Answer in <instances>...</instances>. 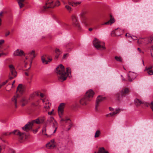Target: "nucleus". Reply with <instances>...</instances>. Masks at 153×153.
Returning a JSON list of instances; mask_svg holds the SVG:
<instances>
[{"label": "nucleus", "instance_id": "nucleus-1", "mask_svg": "<svg viewBox=\"0 0 153 153\" xmlns=\"http://www.w3.org/2000/svg\"><path fill=\"white\" fill-rule=\"evenodd\" d=\"M56 72L59 75V79L62 81H63L66 79L69 74L71 73V69L69 68H67L66 71L65 72L64 66L60 64L56 68Z\"/></svg>", "mask_w": 153, "mask_h": 153}, {"label": "nucleus", "instance_id": "nucleus-2", "mask_svg": "<svg viewBox=\"0 0 153 153\" xmlns=\"http://www.w3.org/2000/svg\"><path fill=\"white\" fill-rule=\"evenodd\" d=\"M11 134H13L18 135L19 137V138L20 140H23L26 138V136L24 133H21L18 130H16L13 131V132H4L3 133L0 137L1 139H2L4 137V136L10 135Z\"/></svg>", "mask_w": 153, "mask_h": 153}, {"label": "nucleus", "instance_id": "nucleus-3", "mask_svg": "<svg viewBox=\"0 0 153 153\" xmlns=\"http://www.w3.org/2000/svg\"><path fill=\"white\" fill-rule=\"evenodd\" d=\"M129 92V90L128 88H124L120 92L121 95L120 93H117L116 94L115 97L118 100L120 101L122 99L123 97H125Z\"/></svg>", "mask_w": 153, "mask_h": 153}, {"label": "nucleus", "instance_id": "nucleus-4", "mask_svg": "<svg viewBox=\"0 0 153 153\" xmlns=\"http://www.w3.org/2000/svg\"><path fill=\"white\" fill-rule=\"evenodd\" d=\"M93 44L94 47L98 50H103L105 49L104 43L100 42L96 38L94 39L93 41Z\"/></svg>", "mask_w": 153, "mask_h": 153}, {"label": "nucleus", "instance_id": "nucleus-5", "mask_svg": "<svg viewBox=\"0 0 153 153\" xmlns=\"http://www.w3.org/2000/svg\"><path fill=\"white\" fill-rule=\"evenodd\" d=\"M71 18L72 21V24L73 26L76 28L77 30H80L81 27L78 21L77 16L75 14H73L71 16Z\"/></svg>", "mask_w": 153, "mask_h": 153}, {"label": "nucleus", "instance_id": "nucleus-6", "mask_svg": "<svg viewBox=\"0 0 153 153\" xmlns=\"http://www.w3.org/2000/svg\"><path fill=\"white\" fill-rule=\"evenodd\" d=\"M153 40V36H151L147 38H140L137 41L138 44L146 45L151 43Z\"/></svg>", "mask_w": 153, "mask_h": 153}, {"label": "nucleus", "instance_id": "nucleus-7", "mask_svg": "<svg viewBox=\"0 0 153 153\" xmlns=\"http://www.w3.org/2000/svg\"><path fill=\"white\" fill-rule=\"evenodd\" d=\"M27 56L26 57V59H29L30 60V66L28 68V69H29L31 67L33 59L36 56V54L35 53V51L34 50H32L28 52L27 53Z\"/></svg>", "mask_w": 153, "mask_h": 153}, {"label": "nucleus", "instance_id": "nucleus-8", "mask_svg": "<svg viewBox=\"0 0 153 153\" xmlns=\"http://www.w3.org/2000/svg\"><path fill=\"white\" fill-rule=\"evenodd\" d=\"M54 0H48L46 3L45 5L44 6L41 10L42 11H45L47 9L53 7L54 5L53 2Z\"/></svg>", "mask_w": 153, "mask_h": 153}, {"label": "nucleus", "instance_id": "nucleus-9", "mask_svg": "<svg viewBox=\"0 0 153 153\" xmlns=\"http://www.w3.org/2000/svg\"><path fill=\"white\" fill-rule=\"evenodd\" d=\"M10 69V73L9 74V78L10 79L14 78L17 75V73L15 68L12 65H10L9 66Z\"/></svg>", "mask_w": 153, "mask_h": 153}, {"label": "nucleus", "instance_id": "nucleus-10", "mask_svg": "<svg viewBox=\"0 0 153 153\" xmlns=\"http://www.w3.org/2000/svg\"><path fill=\"white\" fill-rule=\"evenodd\" d=\"M34 123L33 120L31 122H28L25 126L22 128V129L26 131H27L32 128V127L34 126Z\"/></svg>", "mask_w": 153, "mask_h": 153}, {"label": "nucleus", "instance_id": "nucleus-11", "mask_svg": "<svg viewBox=\"0 0 153 153\" xmlns=\"http://www.w3.org/2000/svg\"><path fill=\"white\" fill-rule=\"evenodd\" d=\"M51 58H50L48 56L44 55L41 56V60L42 62L44 64H47L50 62L52 60Z\"/></svg>", "mask_w": 153, "mask_h": 153}, {"label": "nucleus", "instance_id": "nucleus-12", "mask_svg": "<svg viewBox=\"0 0 153 153\" xmlns=\"http://www.w3.org/2000/svg\"><path fill=\"white\" fill-rule=\"evenodd\" d=\"M122 33V30L120 28H118L111 32V35L113 36H119Z\"/></svg>", "mask_w": 153, "mask_h": 153}, {"label": "nucleus", "instance_id": "nucleus-13", "mask_svg": "<svg viewBox=\"0 0 153 153\" xmlns=\"http://www.w3.org/2000/svg\"><path fill=\"white\" fill-rule=\"evenodd\" d=\"M94 94V93L93 91L92 90L90 89L86 92L85 96L87 98V100L90 101L93 98Z\"/></svg>", "mask_w": 153, "mask_h": 153}, {"label": "nucleus", "instance_id": "nucleus-14", "mask_svg": "<svg viewBox=\"0 0 153 153\" xmlns=\"http://www.w3.org/2000/svg\"><path fill=\"white\" fill-rule=\"evenodd\" d=\"M128 80L129 81H132L135 79L137 76L136 73L132 72H129L128 74Z\"/></svg>", "mask_w": 153, "mask_h": 153}, {"label": "nucleus", "instance_id": "nucleus-15", "mask_svg": "<svg viewBox=\"0 0 153 153\" xmlns=\"http://www.w3.org/2000/svg\"><path fill=\"white\" fill-rule=\"evenodd\" d=\"M105 97H101L100 96H98L97 97L95 105V109L97 110V108L100 103L104 99Z\"/></svg>", "mask_w": 153, "mask_h": 153}, {"label": "nucleus", "instance_id": "nucleus-16", "mask_svg": "<svg viewBox=\"0 0 153 153\" xmlns=\"http://www.w3.org/2000/svg\"><path fill=\"white\" fill-rule=\"evenodd\" d=\"M46 147L49 149H53L55 146V142L54 140H52L46 144Z\"/></svg>", "mask_w": 153, "mask_h": 153}, {"label": "nucleus", "instance_id": "nucleus-17", "mask_svg": "<svg viewBox=\"0 0 153 153\" xmlns=\"http://www.w3.org/2000/svg\"><path fill=\"white\" fill-rule=\"evenodd\" d=\"M19 97V95L17 94L16 95L14 96L11 99L12 103L15 105L16 108L17 107V100Z\"/></svg>", "mask_w": 153, "mask_h": 153}, {"label": "nucleus", "instance_id": "nucleus-18", "mask_svg": "<svg viewBox=\"0 0 153 153\" xmlns=\"http://www.w3.org/2000/svg\"><path fill=\"white\" fill-rule=\"evenodd\" d=\"M135 104L137 107L140 106L142 104H143L145 105L146 102L143 101H142L138 99H136L134 100Z\"/></svg>", "mask_w": 153, "mask_h": 153}, {"label": "nucleus", "instance_id": "nucleus-19", "mask_svg": "<svg viewBox=\"0 0 153 153\" xmlns=\"http://www.w3.org/2000/svg\"><path fill=\"white\" fill-rule=\"evenodd\" d=\"M121 109H120L119 108H116V109L115 111H114L112 113H110L109 114H107L106 115V117H109L110 116H113L114 115L118 114L120 113L121 111H122Z\"/></svg>", "mask_w": 153, "mask_h": 153}, {"label": "nucleus", "instance_id": "nucleus-20", "mask_svg": "<svg viewBox=\"0 0 153 153\" xmlns=\"http://www.w3.org/2000/svg\"><path fill=\"white\" fill-rule=\"evenodd\" d=\"M65 104L64 103H61L58 107V112L59 115L62 114L63 111L64 106Z\"/></svg>", "mask_w": 153, "mask_h": 153}, {"label": "nucleus", "instance_id": "nucleus-21", "mask_svg": "<svg viewBox=\"0 0 153 153\" xmlns=\"http://www.w3.org/2000/svg\"><path fill=\"white\" fill-rule=\"evenodd\" d=\"M90 100H87V98L84 97L82 98L80 101V103L82 105H85L88 103V102L90 101Z\"/></svg>", "mask_w": 153, "mask_h": 153}, {"label": "nucleus", "instance_id": "nucleus-22", "mask_svg": "<svg viewBox=\"0 0 153 153\" xmlns=\"http://www.w3.org/2000/svg\"><path fill=\"white\" fill-rule=\"evenodd\" d=\"M24 53V52L23 51L17 49L14 52V55L15 56H21Z\"/></svg>", "mask_w": 153, "mask_h": 153}, {"label": "nucleus", "instance_id": "nucleus-23", "mask_svg": "<svg viewBox=\"0 0 153 153\" xmlns=\"http://www.w3.org/2000/svg\"><path fill=\"white\" fill-rule=\"evenodd\" d=\"M44 121V117L38 118L35 120H33V122L34 123H36L37 124H40L42 123Z\"/></svg>", "mask_w": 153, "mask_h": 153}, {"label": "nucleus", "instance_id": "nucleus-24", "mask_svg": "<svg viewBox=\"0 0 153 153\" xmlns=\"http://www.w3.org/2000/svg\"><path fill=\"white\" fill-rule=\"evenodd\" d=\"M65 46L66 51L68 52L71 51L73 48L72 44L71 43H67Z\"/></svg>", "mask_w": 153, "mask_h": 153}, {"label": "nucleus", "instance_id": "nucleus-25", "mask_svg": "<svg viewBox=\"0 0 153 153\" xmlns=\"http://www.w3.org/2000/svg\"><path fill=\"white\" fill-rule=\"evenodd\" d=\"M24 91L23 88H22V84H19L17 88L16 92L22 94Z\"/></svg>", "mask_w": 153, "mask_h": 153}, {"label": "nucleus", "instance_id": "nucleus-26", "mask_svg": "<svg viewBox=\"0 0 153 153\" xmlns=\"http://www.w3.org/2000/svg\"><path fill=\"white\" fill-rule=\"evenodd\" d=\"M110 16L111 18L110 19V20L109 21L105 22L104 24H102V25H109V24H110V25H111L112 24H113L114 22L115 21V20H114V18L113 17H112L111 15H110Z\"/></svg>", "mask_w": 153, "mask_h": 153}, {"label": "nucleus", "instance_id": "nucleus-27", "mask_svg": "<svg viewBox=\"0 0 153 153\" xmlns=\"http://www.w3.org/2000/svg\"><path fill=\"white\" fill-rule=\"evenodd\" d=\"M47 123H53V126L57 123L53 117H51L48 120Z\"/></svg>", "mask_w": 153, "mask_h": 153}, {"label": "nucleus", "instance_id": "nucleus-28", "mask_svg": "<svg viewBox=\"0 0 153 153\" xmlns=\"http://www.w3.org/2000/svg\"><path fill=\"white\" fill-rule=\"evenodd\" d=\"M63 121L65 122L66 123L68 122L69 124V125L70 126V127L68 128V130H69L71 127V120L69 119L68 118H65V119H62L60 120V122H62Z\"/></svg>", "mask_w": 153, "mask_h": 153}, {"label": "nucleus", "instance_id": "nucleus-29", "mask_svg": "<svg viewBox=\"0 0 153 153\" xmlns=\"http://www.w3.org/2000/svg\"><path fill=\"white\" fill-rule=\"evenodd\" d=\"M145 105L147 107H149L153 111V101H152L150 103L146 102Z\"/></svg>", "mask_w": 153, "mask_h": 153}, {"label": "nucleus", "instance_id": "nucleus-30", "mask_svg": "<svg viewBox=\"0 0 153 153\" xmlns=\"http://www.w3.org/2000/svg\"><path fill=\"white\" fill-rule=\"evenodd\" d=\"M94 153H96L95 152ZM97 153H109L108 152L106 151L104 147L100 148Z\"/></svg>", "mask_w": 153, "mask_h": 153}, {"label": "nucleus", "instance_id": "nucleus-31", "mask_svg": "<svg viewBox=\"0 0 153 153\" xmlns=\"http://www.w3.org/2000/svg\"><path fill=\"white\" fill-rule=\"evenodd\" d=\"M20 102L22 103V105L24 106L27 103V100L26 98H23L21 100Z\"/></svg>", "mask_w": 153, "mask_h": 153}, {"label": "nucleus", "instance_id": "nucleus-32", "mask_svg": "<svg viewBox=\"0 0 153 153\" xmlns=\"http://www.w3.org/2000/svg\"><path fill=\"white\" fill-rule=\"evenodd\" d=\"M24 0H18V2L20 8H22L24 6V4H23V3L24 2Z\"/></svg>", "mask_w": 153, "mask_h": 153}, {"label": "nucleus", "instance_id": "nucleus-33", "mask_svg": "<svg viewBox=\"0 0 153 153\" xmlns=\"http://www.w3.org/2000/svg\"><path fill=\"white\" fill-rule=\"evenodd\" d=\"M55 52L56 55L55 56V58L57 59L58 58L59 55L60 54V51L59 49L56 48V49Z\"/></svg>", "mask_w": 153, "mask_h": 153}, {"label": "nucleus", "instance_id": "nucleus-34", "mask_svg": "<svg viewBox=\"0 0 153 153\" xmlns=\"http://www.w3.org/2000/svg\"><path fill=\"white\" fill-rule=\"evenodd\" d=\"M100 134V131L99 130H97L95 133L94 137L95 138H97L99 137Z\"/></svg>", "mask_w": 153, "mask_h": 153}, {"label": "nucleus", "instance_id": "nucleus-35", "mask_svg": "<svg viewBox=\"0 0 153 153\" xmlns=\"http://www.w3.org/2000/svg\"><path fill=\"white\" fill-rule=\"evenodd\" d=\"M115 59L118 62H122L123 59L121 56H115Z\"/></svg>", "mask_w": 153, "mask_h": 153}, {"label": "nucleus", "instance_id": "nucleus-36", "mask_svg": "<svg viewBox=\"0 0 153 153\" xmlns=\"http://www.w3.org/2000/svg\"><path fill=\"white\" fill-rule=\"evenodd\" d=\"M147 73L149 75H152L153 74V71L152 70H147Z\"/></svg>", "mask_w": 153, "mask_h": 153}, {"label": "nucleus", "instance_id": "nucleus-37", "mask_svg": "<svg viewBox=\"0 0 153 153\" xmlns=\"http://www.w3.org/2000/svg\"><path fill=\"white\" fill-rule=\"evenodd\" d=\"M81 3V2L80 1H77V2H74V6H76L78 5L79 4H80Z\"/></svg>", "mask_w": 153, "mask_h": 153}, {"label": "nucleus", "instance_id": "nucleus-38", "mask_svg": "<svg viewBox=\"0 0 153 153\" xmlns=\"http://www.w3.org/2000/svg\"><path fill=\"white\" fill-rule=\"evenodd\" d=\"M65 7L68 11H70L71 10V7H70L68 5H66L65 6Z\"/></svg>", "mask_w": 153, "mask_h": 153}, {"label": "nucleus", "instance_id": "nucleus-39", "mask_svg": "<svg viewBox=\"0 0 153 153\" xmlns=\"http://www.w3.org/2000/svg\"><path fill=\"white\" fill-rule=\"evenodd\" d=\"M46 131V129L45 127L43 128L42 129V132L44 134L46 135H48L46 133H45Z\"/></svg>", "mask_w": 153, "mask_h": 153}, {"label": "nucleus", "instance_id": "nucleus-40", "mask_svg": "<svg viewBox=\"0 0 153 153\" xmlns=\"http://www.w3.org/2000/svg\"><path fill=\"white\" fill-rule=\"evenodd\" d=\"M86 12L85 11H82L80 14V16L82 17H83L86 14Z\"/></svg>", "mask_w": 153, "mask_h": 153}, {"label": "nucleus", "instance_id": "nucleus-41", "mask_svg": "<svg viewBox=\"0 0 153 153\" xmlns=\"http://www.w3.org/2000/svg\"><path fill=\"white\" fill-rule=\"evenodd\" d=\"M153 67V66L152 65L150 66L148 68L146 67V70H151L152 68Z\"/></svg>", "mask_w": 153, "mask_h": 153}, {"label": "nucleus", "instance_id": "nucleus-42", "mask_svg": "<svg viewBox=\"0 0 153 153\" xmlns=\"http://www.w3.org/2000/svg\"><path fill=\"white\" fill-rule=\"evenodd\" d=\"M152 49L151 50V55L152 58H153V45L151 47Z\"/></svg>", "mask_w": 153, "mask_h": 153}, {"label": "nucleus", "instance_id": "nucleus-43", "mask_svg": "<svg viewBox=\"0 0 153 153\" xmlns=\"http://www.w3.org/2000/svg\"><path fill=\"white\" fill-rule=\"evenodd\" d=\"M4 40L3 39L0 40V47H1L2 44L4 42Z\"/></svg>", "mask_w": 153, "mask_h": 153}, {"label": "nucleus", "instance_id": "nucleus-44", "mask_svg": "<svg viewBox=\"0 0 153 153\" xmlns=\"http://www.w3.org/2000/svg\"><path fill=\"white\" fill-rule=\"evenodd\" d=\"M68 53H66L65 54H64L63 56V59H65L66 58V57L67 56H68Z\"/></svg>", "mask_w": 153, "mask_h": 153}, {"label": "nucleus", "instance_id": "nucleus-45", "mask_svg": "<svg viewBox=\"0 0 153 153\" xmlns=\"http://www.w3.org/2000/svg\"><path fill=\"white\" fill-rule=\"evenodd\" d=\"M8 80H6L5 81L3 82L1 85L3 86V85H5L6 83H7L8 82Z\"/></svg>", "mask_w": 153, "mask_h": 153}, {"label": "nucleus", "instance_id": "nucleus-46", "mask_svg": "<svg viewBox=\"0 0 153 153\" xmlns=\"http://www.w3.org/2000/svg\"><path fill=\"white\" fill-rule=\"evenodd\" d=\"M68 4L72 6H74V2H68Z\"/></svg>", "mask_w": 153, "mask_h": 153}, {"label": "nucleus", "instance_id": "nucleus-47", "mask_svg": "<svg viewBox=\"0 0 153 153\" xmlns=\"http://www.w3.org/2000/svg\"><path fill=\"white\" fill-rule=\"evenodd\" d=\"M59 5V1H57L55 4V5L58 6Z\"/></svg>", "mask_w": 153, "mask_h": 153}, {"label": "nucleus", "instance_id": "nucleus-48", "mask_svg": "<svg viewBox=\"0 0 153 153\" xmlns=\"http://www.w3.org/2000/svg\"><path fill=\"white\" fill-rule=\"evenodd\" d=\"M9 153H14V151L13 149H10L9 151Z\"/></svg>", "mask_w": 153, "mask_h": 153}, {"label": "nucleus", "instance_id": "nucleus-49", "mask_svg": "<svg viewBox=\"0 0 153 153\" xmlns=\"http://www.w3.org/2000/svg\"><path fill=\"white\" fill-rule=\"evenodd\" d=\"M53 110H52V111H50V112H48V114L49 115H51L52 114V113H53Z\"/></svg>", "mask_w": 153, "mask_h": 153}, {"label": "nucleus", "instance_id": "nucleus-50", "mask_svg": "<svg viewBox=\"0 0 153 153\" xmlns=\"http://www.w3.org/2000/svg\"><path fill=\"white\" fill-rule=\"evenodd\" d=\"M40 97H41L43 98L44 97V94H42V93H40Z\"/></svg>", "mask_w": 153, "mask_h": 153}, {"label": "nucleus", "instance_id": "nucleus-51", "mask_svg": "<svg viewBox=\"0 0 153 153\" xmlns=\"http://www.w3.org/2000/svg\"><path fill=\"white\" fill-rule=\"evenodd\" d=\"M10 34V32H8L7 33L5 34V36H7L8 35H9Z\"/></svg>", "mask_w": 153, "mask_h": 153}, {"label": "nucleus", "instance_id": "nucleus-52", "mask_svg": "<svg viewBox=\"0 0 153 153\" xmlns=\"http://www.w3.org/2000/svg\"><path fill=\"white\" fill-rule=\"evenodd\" d=\"M137 50L140 52V53L142 52L143 53V52L141 51V50L140 49V48H138Z\"/></svg>", "mask_w": 153, "mask_h": 153}, {"label": "nucleus", "instance_id": "nucleus-53", "mask_svg": "<svg viewBox=\"0 0 153 153\" xmlns=\"http://www.w3.org/2000/svg\"><path fill=\"white\" fill-rule=\"evenodd\" d=\"M91 21V19H88L87 20H86V22L88 23H89L90 21Z\"/></svg>", "mask_w": 153, "mask_h": 153}, {"label": "nucleus", "instance_id": "nucleus-54", "mask_svg": "<svg viewBox=\"0 0 153 153\" xmlns=\"http://www.w3.org/2000/svg\"><path fill=\"white\" fill-rule=\"evenodd\" d=\"M37 132V129H35L33 130V132L34 133H36Z\"/></svg>", "mask_w": 153, "mask_h": 153}, {"label": "nucleus", "instance_id": "nucleus-55", "mask_svg": "<svg viewBox=\"0 0 153 153\" xmlns=\"http://www.w3.org/2000/svg\"><path fill=\"white\" fill-rule=\"evenodd\" d=\"M3 12H1L0 13V16H3Z\"/></svg>", "mask_w": 153, "mask_h": 153}, {"label": "nucleus", "instance_id": "nucleus-56", "mask_svg": "<svg viewBox=\"0 0 153 153\" xmlns=\"http://www.w3.org/2000/svg\"><path fill=\"white\" fill-rule=\"evenodd\" d=\"M25 75L27 76H28L29 75V74L27 72H25Z\"/></svg>", "mask_w": 153, "mask_h": 153}, {"label": "nucleus", "instance_id": "nucleus-57", "mask_svg": "<svg viewBox=\"0 0 153 153\" xmlns=\"http://www.w3.org/2000/svg\"><path fill=\"white\" fill-rule=\"evenodd\" d=\"M109 109L110 111H112V110H113V108H112L111 107H109Z\"/></svg>", "mask_w": 153, "mask_h": 153}, {"label": "nucleus", "instance_id": "nucleus-58", "mask_svg": "<svg viewBox=\"0 0 153 153\" xmlns=\"http://www.w3.org/2000/svg\"><path fill=\"white\" fill-rule=\"evenodd\" d=\"M92 28H89V31H91L92 30Z\"/></svg>", "mask_w": 153, "mask_h": 153}, {"label": "nucleus", "instance_id": "nucleus-59", "mask_svg": "<svg viewBox=\"0 0 153 153\" xmlns=\"http://www.w3.org/2000/svg\"><path fill=\"white\" fill-rule=\"evenodd\" d=\"M15 82V81L14 80L13 81V83H12V86H13V85L14 84Z\"/></svg>", "mask_w": 153, "mask_h": 153}, {"label": "nucleus", "instance_id": "nucleus-60", "mask_svg": "<svg viewBox=\"0 0 153 153\" xmlns=\"http://www.w3.org/2000/svg\"><path fill=\"white\" fill-rule=\"evenodd\" d=\"M56 129H57V128L56 127L55 128V130H54V131H53V133H54L56 131Z\"/></svg>", "mask_w": 153, "mask_h": 153}, {"label": "nucleus", "instance_id": "nucleus-61", "mask_svg": "<svg viewBox=\"0 0 153 153\" xmlns=\"http://www.w3.org/2000/svg\"><path fill=\"white\" fill-rule=\"evenodd\" d=\"M45 108H49V106H45Z\"/></svg>", "mask_w": 153, "mask_h": 153}, {"label": "nucleus", "instance_id": "nucleus-62", "mask_svg": "<svg viewBox=\"0 0 153 153\" xmlns=\"http://www.w3.org/2000/svg\"><path fill=\"white\" fill-rule=\"evenodd\" d=\"M126 36H128V37H129L130 36L129 35H128V34L127 33H126V35H125Z\"/></svg>", "mask_w": 153, "mask_h": 153}, {"label": "nucleus", "instance_id": "nucleus-63", "mask_svg": "<svg viewBox=\"0 0 153 153\" xmlns=\"http://www.w3.org/2000/svg\"><path fill=\"white\" fill-rule=\"evenodd\" d=\"M1 18H0V26L1 25Z\"/></svg>", "mask_w": 153, "mask_h": 153}, {"label": "nucleus", "instance_id": "nucleus-64", "mask_svg": "<svg viewBox=\"0 0 153 153\" xmlns=\"http://www.w3.org/2000/svg\"><path fill=\"white\" fill-rule=\"evenodd\" d=\"M135 37V38H134V39L133 38V39H134V40H136V39H137V37Z\"/></svg>", "mask_w": 153, "mask_h": 153}]
</instances>
